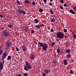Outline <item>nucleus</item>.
Returning a JSON list of instances; mask_svg holds the SVG:
<instances>
[{
    "label": "nucleus",
    "mask_w": 76,
    "mask_h": 76,
    "mask_svg": "<svg viewBox=\"0 0 76 76\" xmlns=\"http://www.w3.org/2000/svg\"><path fill=\"white\" fill-rule=\"evenodd\" d=\"M38 44L40 47H42V50L43 51H46L48 48V45L45 43L39 42Z\"/></svg>",
    "instance_id": "nucleus-1"
},
{
    "label": "nucleus",
    "mask_w": 76,
    "mask_h": 76,
    "mask_svg": "<svg viewBox=\"0 0 76 76\" xmlns=\"http://www.w3.org/2000/svg\"><path fill=\"white\" fill-rule=\"evenodd\" d=\"M25 65L26 66H24V69L26 71H28V69H32V66L28 62L25 61Z\"/></svg>",
    "instance_id": "nucleus-2"
},
{
    "label": "nucleus",
    "mask_w": 76,
    "mask_h": 76,
    "mask_svg": "<svg viewBox=\"0 0 76 76\" xmlns=\"http://www.w3.org/2000/svg\"><path fill=\"white\" fill-rule=\"evenodd\" d=\"M57 37L58 38H63L64 37V34L63 32H59L56 34Z\"/></svg>",
    "instance_id": "nucleus-3"
},
{
    "label": "nucleus",
    "mask_w": 76,
    "mask_h": 76,
    "mask_svg": "<svg viewBox=\"0 0 76 76\" xmlns=\"http://www.w3.org/2000/svg\"><path fill=\"white\" fill-rule=\"evenodd\" d=\"M17 11L20 14H22V13L23 14V15H25V14H26L25 12L23 11L22 10H19V9H17Z\"/></svg>",
    "instance_id": "nucleus-4"
},
{
    "label": "nucleus",
    "mask_w": 76,
    "mask_h": 76,
    "mask_svg": "<svg viewBox=\"0 0 76 76\" xmlns=\"http://www.w3.org/2000/svg\"><path fill=\"white\" fill-rule=\"evenodd\" d=\"M3 34L4 35L5 37H7L9 36V34L7 32V31H5L3 32Z\"/></svg>",
    "instance_id": "nucleus-5"
},
{
    "label": "nucleus",
    "mask_w": 76,
    "mask_h": 76,
    "mask_svg": "<svg viewBox=\"0 0 76 76\" xmlns=\"http://www.w3.org/2000/svg\"><path fill=\"white\" fill-rule=\"evenodd\" d=\"M7 56V54H6V53L5 52H4L3 55L2 56V60H4V58L6 57Z\"/></svg>",
    "instance_id": "nucleus-6"
},
{
    "label": "nucleus",
    "mask_w": 76,
    "mask_h": 76,
    "mask_svg": "<svg viewBox=\"0 0 76 76\" xmlns=\"http://www.w3.org/2000/svg\"><path fill=\"white\" fill-rule=\"evenodd\" d=\"M3 69V64L2 62H0V70H2Z\"/></svg>",
    "instance_id": "nucleus-7"
},
{
    "label": "nucleus",
    "mask_w": 76,
    "mask_h": 76,
    "mask_svg": "<svg viewBox=\"0 0 76 76\" xmlns=\"http://www.w3.org/2000/svg\"><path fill=\"white\" fill-rule=\"evenodd\" d=\"M22 48L23 51H24V52H26V46L24 45H22Z\"/></svg>",
    "instance_id": "nucleus-8"
},
{
    "label": "nucleus",
    "mask_w": 76,
    "mask_h": 76,
    "mask_svg": "<svg viewBox=\"0 0 76 76\" xmlns=\"http://www.w3.org/2000/svg\"><path fill=\"white\" fill-rule=\"evenodd\" d=\"M44 72L46 74L48 75V73H50V71L48 70H47L46 69H45L44 70Z\"/></svg>",
    "instance_id": "nucleus-9"
},
{
    "label": "nucleus",
    "mask_w": 76,
    "mask_h": 76,
    "mask_svg": "<svg viewBox=\"0 0 76 76\" xmlns=\"http://www.w3.org/2000/svg\"><path fill=\"white\" fill-rule=\"evenodd\" d=\"M67 60H64V64L65 66H66L68 64Z\"/></svg>",
    "instance_id": "nucleus-10"
},
{
    "label": "nucleus",
    "mask_w": 76,
    "mask_h": 76,
    "mask_svg": "<svg viewBox=\"0 0 76 76\" xmlns=\"http://www.w3.org/2000/svg\"><path fill=\"white\" fill-rule=\"evenodd\" d=\"M30 57L31 60H34L35 58V56L33 54L31 55Z\"/></svg>",
    "instance_id": "nucleus-11"
},
{
    "label": "nucleus",
    "mask_w": 76,
    "mask_h": 76,
    "mask_svg": "<svg viewBox=\"0 0 76 76\" xmlns=\"http://www.w3.org/2000/svg\"><path fill=\"white\" fill-rule=\"evenodd\" d=\"M69 11H70V13H72V14H76V13H75V12H74V11H73V10H69Z\"/></svg>",
    "instance_id": "nucleus-12"
},
{
    "label": "nucleus",
    "mask_w": 76,
    "mask_h": 76,
    "mask_svg": "<svg viewBox=\"0 0 76 76\" xmlns=\"http://www.w3.org/2000/svg\"><path fill=\"white\" fill-rule=\"evenodd\" d=\"M67 58H71V55H70V53H68L66 56Z\"/></svg>",
    "instance_id": "nucleus-13"
},
{
    "label": "nucleus",
    "mask_w": 76,
    "mask_h": 76,
    "mask_svg": "<svg viewBox=\"0 0 76 76\" xmlns=\"http://www.w3.org/2000/svg\"><path fill=\"white\" fill-rule=\"evenodd\" d=\"M34 28H38V29H40V28H41V26H40V25H36V26H34Z\"/></svg>",
    "instance_id": "nucleus-14"
},
{
    "label": "nucleus",
    "mask_w": 76,
    "mask_h": 76,
    "mask_svg": "<svg viewBox=\"0 0 76 76\" xmlns=\"http://www.w3.org/2000/svg\"><path fill=\"white\" fill-rule=\"evenodd\" d=\"M7 47H10L12 45L11 42H8L7 43Z\"/></svg>",
    "instance_id": "nucleus-15"
},
{
    "label": "nucleus",
    "mask_w": 76,
    "mask_h": 76,
    "mask_svg": "<svg viewBox=\"0 0 76 76\" xmlns=\"http://www.w3.org/2000/svg\"><path fill=\"white\" fill-rule=\"evenodd\" d=\"M11 58L12 57H11V56H8L7 58V60H10V59H11Z\"/></svg>",
    "instance_id": "nucleus-16"
},
{
    "label": "nucleus",
    "mask_w": 76,
    "mask_h": 76,
    "mask_svg": "<svg viewBox=\"0 0 76 76\" xmlns=\"http://www.w3.org/2000/svg\"><path fill=\"white\" fill-rule=\"evenodd\" d=\"M24 3H30V2H29V1L28 0H26L24 1Z\"/></svg>",
    "instance_id": "nucleus-17"
},
{
    "label": "nucleus",
    "mask_w": 76,
    "mask_h": 76,
    "mask_svg": "<svg viewBox=\"0 0 76 76\" xmlns=\"http://www.w3.org/2000/svg\"><path fill=\"white\" fill-rule=\"evenodd\" d=\"M56 51H57V53H58V54H59V53H60V52H61L60 50H59V48H58Z\"/></svg>",
    "instance_id": "nucleus-18"
},
{
    "label": "nucleus",
    "mask_w": 76,
    "mask_h": 76,
    "mask_svg": "<svg viewBox=\"0 0 76 76\" xmlns=\"http://www.w3.org/2000/svg\"><path fill=\"white\" fill-rule=\"evenodd\" d=\"M72 35H73V38H76V35L73 33H72Z\"/></svg>",
    "instance_id": "nucleus-19"
},
{
    "label": "nucleus",
    "mask_w": 76,
    "mask_h": 76,
    "mask_svg": "<svg viewBox=\"0 0 76 76\" xmlns=\"http://www.w3.org/2000/svg\"><path fill=\"white\" fill-rule=\"evenodd\" d=\"M55 45V43L54 42H52L51 45V47H54Z\"/></svg>",
    "instance_id": "nucleus-20"
},
{
    "label": "nucleus",
    "mask_w": 76,
    "mask_h": 76,
    "mask_svg": "<svg viewBox=\"0 0 76 76\" xmlns=\"http://www.w3.org/2000/svg\"><path fill=\"white\" fill-rule=\"evenodd\" d=\"M17 3L18 4H19V5H20V4H21L20 2L19 1H18V0H17Z\"/></svg>",
    "instance_id": "nucleus-21"
},
{
    "label": "nucleus",
    "mask_w": 76,
    "mask_h": 76,
    "mask_svg": "<svg viewBox=\"0 0 76 76\" xmlns=\"http://www.w3.org/2000/svg\"><path fill=\"white\" fill-rule=\"evenodd\" d=\"M39 11L40 12H43V10H42V9L40 8L39 9Z\"/></svg>",
    "instance_id": "nucleus-22"
},
{
    "label": "nucleus",
    "mask_w": 76,
    "mask_h": 76,
    "mask_svg": "<svg viewBox=\"0 0 76 76\" xmlns=\"http://www.w3.org/2000/svg\"><path fill=\"white\" fill-rule=\"evenodd\" d=\"M51 21L52 22H55V19L54 18H52L51 19Z\"/></svg>",
    "instance_id": "nucleus-23"
},
{
    "label": "nucleus",
    "mask_w": 76,
    "mask_h": 76,
    "mask_svg": "<svg viewBox=\"0 0 76 76\" xmlns=\"http://www.w3.org/2000/svg\"><path fill=\"white\" fill-rule=\"evenodd\" d=\"M3 54V50H1V49L0 50V56L1 55V54Z\"/></svg>",
    "instance_id": "nucleus-24"
},
{
    "label": "nucleus",
    "mask_w": 76,
    "mask_h": 76,
    "mask_svg": "<svg viewBox=\"0 0 76 76\" xmlns=\"http://www.w3.org/2000/svg\"><path fill=\"white\" fill-rule=\"evenodd\" d=\"M23 75L24 76H28V74L27 73H24L23 74Z\"/></svg>",
    "instance_id": "nucleus-25"
},
{
    "label": "nucleus",
    "mask_w": 76,
    "mask_h": 76,
    "mask_svg": "<svg viewBox=\"0 0 76 76\" xmlns=\"http://www.w3.org/2000/svg\"><path fill=\"white\" fill-rule=\"evenodd\" d=\"M56 62L57 61H56V60H54L53 61V64H56Z\"/></svg>",
    "instance_id": "nucleus-26"
},
{
    "label": "nucleus",
    "mask_w": 76,
    "mask_h": 76,
    "mask_svg": "<svg viewBox=\"0 0 76 76\" xmlns=\"http://www.w3.org/2000/svg\"><path fill=\"white\" fill-rule=\"evenodd\" d=\"M42 73L43 76H46V74H45V73L42 72Z\"/></svg>",
    "instance_id": "nucleus-27"
},
{
    "label": "nucleus",
    "mask_w": 76,
    "mask_h": 76,
    "mask_svg": "<svg viewBox=\"0 0 76 76\" xmlns=\"http://www.w3.org/2000/svg\"><path fill=\"white\" fill-rule=\"evenodd\" d=\"M50 10L51 14H52V15H53L54 14V13L53 12V11H52V10Z\"/></svg>",
    "instance_id": "nucleus-28"
},
{
    "label": "nucleus",
    "mask_w": 76,
    "mask_h": 76,
    "mask_svg": "<svg viewBox=\"0 0 76 76\" xmlns=\"http://www.w3.org/2000/svg\"><path fill=\"white\" fill-rule=\"evenodd\" d=\"M25 32H27V31H29V29H28V28H26L25 30Z\"/></svg>",
    "instance_id": "nucleus-29"
},
{
    "label": "nucleus",
    "mask_w": 76,
    "mask_h": 76,
    "mask_svg": "<svg viewBox=\"0 0 76 76\" xmlns=\"http://www.w3.org/2000/svg\"><path fill=\"white\" fill-rule=\"evenodd\" d=\"M8 27H9V28H12V27L13 26H12V25H8Z\"/></svg>",
    "instance_id": "nucleus-30"
},
{
    "label": "nucleus",
    "mask_w": 76,
    "mask_h": 76,
    "mask_svg": "<svg viewBox=\"0 0 76 76\" xmlns=\"http://www.w3.org/2000/svg\"><path fill=\"white\" fill-rule=\"evenodd\" d=\"M66 51L68 53H70V51L69 49L67 50Z\"/></svg>",
    "instance_id": "nucleus-31"
},
{
    "label": "nucleus",
    "mask_w": 76,
    "mask_h": 76,
    "mask_svg": "<svg viewBox=\"0 0 76 76\" xmlns=\"http://www.w3.org/2000/svg\"><path fill=\"white\" fill-rule=\"evenodd\" d=\"M35 23H38V20L37 19H35Z\"/></svg>",
    "instance_id": "nucleus-32"
},
{
    "label": "nucleus",
    "mask_w": 76,
    "mask_h": 76,
    "mask_svg": "<svg viewBox=\"0 0 76 76\" xmlns=\"http://www.w3.org/2000/svg\"><path fill=\"white\" fill-rule=\"evenodd\" d=\"M32 4H33V5L34 6V5H35V1L32 2Z\"/></svg>",
    "instance_id": "nucleus-33"
},
{
    "label": "nucleus",
    "mask_w": 76,
    "mask_h": 76,
    "mask_svg": "<svg viewBox=\"0 0 76 76\" xmlns=\"http://www.w3.org/2000/svg\"><path fill=\"white\" fill-rule=\"evenodd\" d=\"M73 8L74 10H76V6H75L73 7Z\"/></svg>",
    "instance_id": "nucleus-34"
},
{
    "label": "nucleus",
    "mask_w": 76,
    "mask_h": 76,
    "mask_svg": "<svg viewBox=\"0 0 76 76\" xmlns=\"http://www.w3.org/2000/svg\"><path fill=\"white\" fill-rule=\"evenodd\" d=\"M67 30L66 29H64V32H67Z\"/></svg>",
    "instance_id": "nucleus-35"
},
{
    "label": "nucleus",
    "mask_w": 76,
    "mask_h": 76,
    "mask_svg": "<svg viewBox=\"0 0 76 76\" xmlns=\"http://www.w3.org/2000/svg\"><path fill=\"white\" fill-rule=\"evenodd\" d=\"M70 73H71V74H73V71H72V70H71L70 71Z\"/></svg>",
    "instance_id": "nucleus-36"
},
{
    "label": "nucleus",
    "mask_w": 76,
    "mask_h": 76,
    "mask_svg": "<svg viewBox=\"0 0 76 76\" xmlns=\"http://www.w3.org/2000/svg\"><path fill=\"white\" fill-rule=\"evenodd\" d=\"M64 1L63 0H61L60 1V2H61V3H63L64 2Z\"/></svg>",
    "instance_id": "nucleus-37"
},
{
    "label": "nucleus",
    "mask_w": 76,
    "mask_h": 76,
    "mask_svg": "<svg viewBox=\"0 0 76 76\" xmlns=\"http://www.w3.org/2000/svg\"><path fill=\"white\" fill-rule=\"evenodd\" d=\"M31 33H32V34L34 33V30H31Z\"/></svg>",
    "instance_id": "nucleus-38"
},
{
    "label": "nucleus",
    "mask_w": 76,
    "mask_h": 76,
    "mask_svg": "<svg viewBox=\"0 0 76 76\" xmlns=\"http://www.w3.org/2000/svg\"><path fill=\"white\" fill-rule=\"evenodd\" d=\"M0 17L2 18H3V15H1V14H0Z\"/></svg>",
    "instance_id": "nucleus-39"
},
{
    "label": "nucleus",
    "mask_w": 76,
    "mask_h": 76,
    "mask_svg": "<svg viewBox=\"0 0 76 76\" xmlns=\"http://www.w3.org/2000/svg\"><path fill=\"white\" fill-rule=\"evenodd\" d=\"M64 7H66V6H67V4H64Z\"/></svg>",
    "instance_id": "nucleus-40"
},
{
    "label": "nucleus",
    "mask_w": 76,
    "mask_h": 76,
    "mask_svg": "<svg viewBox=\"0 0 76 76\" xmlns=\"http://www.w3.org/2000/svg\"><path fill=\"white\" fill-rule=\"evenodd\" d=\"M60 7L61 9H63V7H61V5H60Z\"/></svg>",
    "instance_id": "nucleus-41"
},
{
    "label": "nucleus",
    "mask_w": 76,
    "mask_h": 76,
    "mask_svg": "<svg viewBox=\"0 0 76 76\" xmlns=\"http://www.w3.org/2000/svg\"><path fill=\"white\" fill-rule=\"evenodd\" d=\"M16 48V50L17 51H19V49H18V48L17 47Z\"/></svg>",
    "instance_id": "nucleus-42"
},
{
    "label": "nucleus",
    "mask_w": 76,
    "mask_h": 76,
    "mask_svg": "<svg viewBox=\"0 0 76 76\" xmlns=\"http://www.w3.org/2000/svg\"><path fill=\"white\" fill-rule=\"evenodd\" d=\"M50 31L51 32H53L54 31V30L53 29H51L50 30Z\"/></svg>",
    "instance_id": "nucleus-43"
},
{
    "label": "nucleus",
    "mask_w": 76,
    "mask_h": 76,
    "mask_svg": "<svg viewBox=\"0 0 76 76\" xmlns=\"http://www.w3.org/2000/svg\"><path fill=\"white\" fill-rule=\"evenodd\" d=\"M43 1L45 3H46L47 2V0H44Z\"/></svg>",
    "instance_id": "nucleus-44"
},
{
    "label": "nucleus",
    "mask_w": 76,
    "mask_h": 76,
    "mask_svg": "<svg viewBox=\"0 0 76 76\" xmlns=\"http://www.w3.org/2000/svg\"><path fill=\"white\" fill-rule=\"evenodd\" d=\"M49 6H52V3H50L49 4Z\"/></svg>",
    "instance_id": "nucleus-45"
},
{
    "label": "nucleus",
    "mask_w": 76,
    "mask_h": 76,
    "mask_svg": "<svg viewBox=\"0 0 76 76\" xmlns=\"http://www.w3.org/2000/svg\"><path fill=\"white\" fill-rule=\"evenodd\" d=\"M39 4H40V5H41V4H42V3H41V1H39Z\"/></svg>",
    "instance_id": "nucleus-46"
},
{
    "label": "nucleus",
    "mask_w": 76,
    "mask_h": 76,
    "mask_svg": "<svg viewBox=\"0 0 76 76\" xmlns=\"http://www.w3.org/2000/svg\"><path fill=\"white\" fill-rule=\"evenodd\" d=\"M42 27H44V25L43 24H42Z\"/></svg>",
    "instance_id": "nucleus-47"
},
{
    "label": "nucleus",
    "mask_w": 76,
    "mask_h": 76,
    "mask_svg": "<svg viewBox=\"0 0 76 76\" xmlns=\"http://www.w3.org/2000/svg\"><path fill=\"white\" fill-rule=\"evenodd\" d=\"M17 76H21V75L20 74H19Z\"/></svg>",
    "instance_id": "nucleus-48"
},
{
    "label": "nucleus",
    "mask_w": 76,
    "mask_h": 76,
    "mask_svg": "<svg viewBox=\"0 0 76 76\" xmlns=\"http://www.w3.org/2000/svg\"><path fill=\"white\" fill-rule=\"evenodd\" d=\"M53 0H50V1H53Z\"/></svg>",
    "instance_id": "nucleus-49"
},
{
    "label": "nucleus",
    "mask_w": 76,
    "mask_h": 76,
    "mask_svg": "<svg viewBox=\"0 0 76 76\" xmlns=\"http://www.w3.org/2000/svg\"><path fill=\"white\" fill-rule=\"evenodd\" d=\"M1 42L0 40V42Z\"/></svg>",
    "instance_id": "nucleus-50"
},
{
    "label": "nucleus",
    "mask_w": 76,
    "mask_h": 76,
    "mask_svg": "<svg viewBox=\"0 0 76 76\" xmlns=\"http://www.w3.org/2000/svg\"><path fill=\"white\" fill-rule=\"evenodd\" d=\"M36 44H37V43H36Z\"/></svg>",
    "instance_id": "nucleus-51"
},
{
    "label": "nucleus",
    "mask_w": 76,
    "mask_h": 76,
    "mask_svg": "<svg viewBox=\"0 0 76 76\" xmlns=\"http://www.w3.org/2000/svg\"><path fill=\"white\" fill-rule=\"evenodd\" d=\"M18 9H19V8H18Z\"/></svg>",
    "instance_id": "nucleus-52"
}]
</instances>
